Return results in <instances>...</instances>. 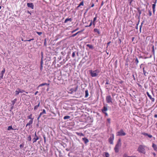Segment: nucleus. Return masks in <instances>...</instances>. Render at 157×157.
Masks as SVG:
<instances>
[{
	"label": "nucleus",
	"instance_id": "09e8293b",
	"mask_svg": "<svg viewBox=\"0 0 157 157\" xmlns=\"http://www.w3.org/2000/svg\"><path fill=\"white\" fill-rule=\"evenodd\" d=\"M40 64H41L40 65H43V60L42 59H41V61Z\"/></svg>",
	"mask_w": 157,
	"mask_h": 157
},
{
	"label": "nucleus",
	"instance_id": "423d86ee",
	"mask_svg": "<svg viewBox=\"0 0 157 157\" xmlns=\"http://www.w3.org/2000/svg\"><path fill=\"white\" fill-rule=\"evenodd\" d=\"M121 146L119 144H116V145L114 148V150L115 153H117L119 152V148Z\"/></svg>",
	"mask_w": 157,
	"mask_h": 157
},
{
	"label": "nucleus",
	"instance_id": "37998d69",
	"mask_svg": "<svg viewBox=\"0 0 157 157\" xmlns=\"http://www.w3.org/2000/svg\"><path fill=\"white\" fill-rule=\"evenodd\" d=\"M34 40V39L33 38L32 39H30V40H25L24 41H31V40Z\"/></svg>",
	"mask_w": 157,
	"mask_h": 157
},
{
	"label": "nucleus",
	"instance_id": "79ce46f5",
	"mask_svg": "<svg viewBox=\"0 0 157 157\" xmlns=\"http://www.w3.org/2000/svg\"><path fill=\"white\" fill-rule=\"evenodd\" d=\"M133 0H128L130 5H131V3L133 1Z\"/></svg>",
	"mask_w": 157,
	"mask_h": 157
},
{
	"label": "nucleus",
	"instance_id": "20e7f679",
	"mask_svg": "<svg viewBox=\"0 0 157 157\" xmlns=\"http://www.w3.org/2000/svg\"><path fill=\"white\" fill-rule=\"evenodd\" d=\"M116 134L117 136H124L126 134L122 129H121L120 131L117 132Z\"/></svg>",
	"mask_w": 157,
	"mask_h": 157
},
{
	"label": "nucleus",
	"instance_id": "dca6fc26",
	"mask_svg": "<svg viewBox=\"0 0 157 157\" xmlns=\"http://www.w3.org/2000/svg\"><path fill=\"white\" fill-rule=\"evenodd\" d=\"M49 85H50L49 83H43L40 84L39 85L38 87H39L42 86H43L44 85H47V86H49Z\"/></svg>",
	"mask_w": 157,
	"mask_h": 157
},
{
	"label": "nucleus",
	"instance_id": "cd10ccee",
	"mask_svg": "<svg viewBox=\"0 0 157 157\" xmlns=\"http://www.w3.org/2000/svg\"><path fill=\"white\" fill-rule=\"evenodd\" d=\"M70 118V116H65L64 117L63 119L64 120H65L66 119H69Z\"/></svg>",
	"mask_w": 157,
	"mask_h": 157
},
{
	"label": "nucleus",
	"instance_id": "3c124183",
	"mask_svg": "<svg viewBox=\"0 0 157 157\" xmlns=\"http://www.w3.org/2000/svg\"><path fill=\"white\" fill-rule=\"evenodd\" d=\"M152 154H153V155H154V157H155V156H156V154H155V152H153V153H152Z\"/></svg>",
	"mask_w": 157,
	"mask_h": 157
},
{
	"label": "nucleus",
	"instance_id": "f257e3e1",
	"mask_svg": "<svg viewBox=\"0 0 157 157\" xmlns=\"http://www.w3.org/2000/svg\"><path fill=\"white\" fill-rule=\"evenodd\" d=\"M89 72L91 76L92 77H95L98 75V74L100 72V71L98 69H97L94 71L90 70L89 71Z\"/></svg>",
	"mask_w": 157,
	"mask_h": 157
},
{
	"label": "nucleus",
	"instance_id": "2eb2a0df",
	"mask_svg": "<svg viewBox=\"0 0 157 157\" xmlns=\"http://www.w3.org/2000/svg\"><path fill=\"white\" fill-rule=\"evenodd\" d=\"M108 110L107 108L106 107L104 106L102 109L101 111L103 113H104Z\"/></svg>",
	"mask_w": 157,
	"mask_h": 157
},
{
	"label": "nucleus",
	"instance_id": "0eeeda50",
	"mask_svg": "<svg viewBox=\"0 0 157 157\" xmlns=\"http://www.w3.org/2000/svg\"><path fill=\"white\" fill-rule=\"evenodd\" d=\"M96 20H97V17H94V20H93V21L92 20H91L90 21V25H86L85 26L86 27H90V26H91L92 25V23H93V25H95V21Z\"/></svg>",
	"mask_w": 157,
	"mask_h": 157
},
{
	"label": "nucleus",
	"instance_id": "a19ab883",
	"mask_svg": "<svg viewBox=\"0 0 157 157\" xmlns=\"http://www.w3.org/2000/svg\"><path fill=\"white\" fill-rule=\"evenodd\" d=\"M106 83H105V84H109V81L108 79H106Z\"/></svg>",
	"mask_w": 157,
	"mask_h": 157
},
{
	"label": "nucleus",
	"instance_id": "9d476101",
	"mask_svg": "<svg viewBox=\"0 0 157 157\" xmlns=\"http://www.w3.org/2000/svg\"><path fill=\"white\" fill-rule=\"evenodd\" d=\"M27 6L28 7L31 8L32 9L34 8V5L32 3H27Z\"/></svg>",
	"mask_w": 157,
	"mask_h": 157
},
{
	"label": "nucleus",
	"instance_id": "de8ad7c7",
	"mask_svg": "<svg viewBox=\"0 0 157 157\" xmlns=\"http://www.w3.org/2000/svg\"><path fill=\"white\" fill-rule=\"evenodd\" d=\"M111 43V41H109L107 43V47H108V46L109 45V44H110Z\"/></svg>",
	"mask_w": 157,
	"mask_h": 157
},
{
	"label": "nucleus",
	"instance_id": "4d7b16f0",
	"mask_svg": "<svg viewBox=\"0 0 157 157\" xmlns=\"http://www.w3.org/2000/svg\"><path fill=\"white\" fill-rule=\"evenodd\" d=\"M38 93V91H36L34 94L35 95H36Z\"/></svg>",
	"mask_w": 157,
	"mask_h": 157
},
{
	"label": "nucleus",
	"instance_id": "ea45409f",
	"mask_svg": "<svg viewBox=\"0 0 157 157\" xmlns=\"http://www.w3.org/2000/svg\"><path fill=\"white\" fill-rule=\"evenodd\" d=\"M126 154H124L123 155V157H128Z\"/></svg>",
	"mask_w": 157,
	"mask_h": 157
},
{
	"label": "nucleus",
	"instance_id": "0e129e2a",
	"mask_svg": "<svg viewBox=\"0 0 157 157\" xmlns=\"http://www.w3.org/2000/svg\"><path fill=\"white\" fill-rule=\"evenodd\" d=\"M59 157H63V156L62 155H59Z\"/></svg>",
	"mask_w": 157,
	"mask_h": 157
},
{
	"label": "nucleus",
	"instance_id": "473e14b6",
	"mask_svg": "<svg viewBox=\"0 0 157 157\" xmlns=\"http://www.w3.org/2000/svg\"><path fill=\"white\" fill-rule=\"evenodd\" d=\"M43 137L44 140V143L45 144L46 142V138L45 135H44Z\"/></svg>",
	"mask_w": 157,
	"mask_h": 157
},
{
	"label": "nucleus",
	"instance_id": "69168bd1",
	"mask_svg": "<svg viewBox=\"0 0 157 157\" xmlns=\"http://www.w3.org/2000/svg\"><path fill=\"white\" fill-rule=\"evenodd\" d=\"M152 49H154V46H152Z\"/></svg>",
	"mask_w": 157,
	"mask_h": 157
},
{
	"label": "nucleus",
	"instance_id": "b1692460",
	"mask_svg": "<svg viewBox=\"0 0 157 157\" xmlns=\"http://www.w3.org/2000/svg\"><path fill=\"white\" fill-rule=\"evenodd\" d=\"M32 114H30L29 116L27 117L29 119H30V120H33V118L32 117Z\"/></svg>",
	"mask_w": 157,
	"mask_h": 157
},
{
	"label": "nucleus",
	"instance_id": "680f3d73",
	"mask_svg": "<svg viewBox=\"0 0 157 157\" xmlns=\"http://www.w3.org/2000/svg\"><path fill=\"white\" fill-rule=\"evenodd\" d=\"M73 57H74V56L75 55V53L74 52H73L72 54Z\"/></svg>",
	"mask_w": 157,
	"mask_h": 157
},
{
	"label": "nucleus",
	"instance_id": "13d9d810",
	"mask_svg": "<svg viewBox=\"0 0 157 157\" xmlns=\"http://www.w3.org/2000/svg\"><path fill=\"white\" fill-rule=\"evenodd\" d=\"M94 6V3H92L91 6V7H93Z\"/></svg>",
	"mask_w": 157,
	"mask_h": 157
},
{
	"label": "nucleus",
	"instance_id": "2f4dec72",
	"mask_svg": "<svg viewBox=\"0 0 157 157\" xmlns=\"http://www.w3.org/2000/svg\"><path fill=\"white\" fill-rule=\"evenodd\" d=\"M15 95H18L19 93H20L19 92V90H16L15 91Z\"/></svg>",
	"mask_w": 157,
	"mask_h": 157
},
{
	"label": "nucleus",
	"instance_id": "603ef678",
	"mask_svg": "<svg viewBox=\"0 0 157 157\" xmlns=\"http://www.w3.org/2000/svg\"><path fill=\"white\" fill-rule=\"evenodd\" d=\"M152 52L153 53V55H155V50L154 49H152Z\"/></svg>",
	"mask_w": 157,
	"mask_h": 157
},
{
	"label": "nucleus",
	"instance_id": "f8f14e48",
	"mask_svg": "<svg viewBox=\"0 0 157 157\" xmlns=\"http://www.w3.org/2000/svg\"><path fill=\"white\" fill-rule=\"evenodd\" d=\"M147 67L146 66L145 67H143V73H144V75L145 76H146L147 74H148V73H147L146 72V71L145 70V69H146V70H147Z\"/></svg>",
	"mask_w": 157,
	"mask_h": 157
},
{
	"label": "nucleus",
	"instance_id": "5701e85b",
	"mask_svg": "<svg viewBox=\"0 0 157 157\" xmlns=\"http://www.w3.org/2000/svg\"><path fill=\"white\" fill-rule=\"evenodd\" d=\"M72 21V19L71 18H67L64 21V23H66L68 21Z\"/></svg>",
	"mask_w": 157,
	"mask_h": 157
},
{
	"label": "nucleus",
	"instance_id": "8fccbe9b",
	"mask_svg": "<svg viewBox=\"0 0 157 157\" xmlns=\"http://www.w3.org/2000/svg\"><path fill=\"white\" fill-rule=\"evenodd\" d=\"M78 33V32H77L75 34H74L73 35H72V36H75Z\"/></svg>",
	"mask_w": 157,
	"mask_h": 157
},
{
	"label": "nucleus",
	"instance_id": "338daca9",
	"mask_svg": "<svg viewBox=\"0 0 157 157\" xmlns=\"http://www.w3.org/2000/svg\"><path fill=\"white\" fill-rule=\"evenodd\" d=\"M28 13H30V14H31V13H30V12H29V11H28Z\"/></svg>",
	"mask_w": 157,
	"mask_h": 157
},
{
	"label": "nucleus",
	"instance_id": "58836bf2",
	"mask_svg": "<svg viewBox=\"0 0 157 157\" xmlns=\"http://www.w3.org/2000/svg\"><path fill=\"white\" fill-rule=\"evenodd\" d=\"M148 12H149V16H151V15H152V13H151V11L150 10H149Z\"/></svg>",
	"mask_w": 157,
	"mask_h": 157
},
{
	"label": "nucleus",
	"instance_id": "774afa93",
	"mask_svg": "<svg viewBox=\"0 0 157 157\" xmlns=\"http://www.w3.org/2000/svg\"><path fill=\"white\" fill-rule=\"evenodd\" d=\"M156 126V128H157V123H156L155 124Z\"/></svg>",
	"mask_w": 157,
	"mask_h": 157
},
{
	"label": "nucleus",
	"instance_id": "e433bc0d",
	"mask_svg": "<svg viewBox=\"0 0 157 157\" xmlns=\"http://www.w3.org/2000/svg\"><path fill=\"white\" fill-rule=\"evenodd\" d=\"M135 62H136V65H137V64L139 63V60L137 58H136V60H135Z\"/></svg>",
	"mask_w": 157,
	"mask_h": 157
},
{
	"label": "nucleus",
	"instance_id": "4be33fe9",
	"mask_svg": "<svg viewBox=\"0 0 157 157\" xmlns=\"http://www.w3.org/2000/svg\"><path fill=\"white\" fill-rule=\"evenodd\" d=\"M104 157H109V154L107 152H105L104 153Z\"/></svg>",
	"mask_w": 157,
	"mask_h": 157
},
{
	"label": "nucleus",
	"instance_id": "bf43d9fd",
	"mask_svg": "<svg viewBox=\"0 0 157 157\" xmlns=\"http://www.w3.org/2000/svg\"><path fill=\"white\" fill-rule=\"evenodd\" d=\"M128 157H137L136 156H129Z\"/></svg>",
	"mask_w": 157,
	"mask_h": 157
},
{
	"label": "nucleus",
	"instance_id": "412c9836",
	"mask_svg": "<svg viewBox=\"0 0 157 157\" xmlns=\"http://www.w3.org/2000/svg\"><path fill=\"white\" fill-rule=\"evenodd\" d=\"M85 97L87 98L89 95L88 92L87 90H86L85 91Z\"/></svg>",
	"mask_w": 157,
	"mask_h": 157
},
{
	"label": "nucleus",
	"instance_id": "e2e57ef3",
	"mask_svg": "<svg viewBox=\"0 0 157 157\" xmlns=\"http://www.w3.org/2000/svg\"><path fill=\"white\" fill-rule=\"evenodd\" d=\"M134 39V37H133L132 38V41H133Z\"/></svg>",
	"mask_w": 157,
	"mask_h": 157
},
{
	"label": "nucleus",
	"instance_id": "aec40b11",
	"mask_svg": "<svg viewBox=\"0 0 157 157\" xmlns=\"http://www.w3.org/2000/svg\"><path fill=\"white\" fill-rule=\"evenodd\" d=\"M94 31L95 32L97 33L98 34H99L100 33L99 30L97 29H94Z\"/></svg>",
	"mask_w": 157,
	"mask_h": 157
},
{
	"label": "nucleus",
	"instance_id": "1a4fd4ad",
	"mask_svg": "<svg viewBox=\"0 0 157 157\" xmlns=\"http://www.w3.org/2000/svg\"><path fill=\"white\" fill-rule=\"evenodd\" d=\"M39 139V137L37 136L36 134V132L35 133L34 137L33 138V143H34L36 142L37 140Z\"/></svg>",
	"mask_w": 157,
	"mask_h": 157
},
{
	"label": "nucleus",
	"instance_id": "c85d7f7f",
	"mask_svg": "<svg viewBox=\"0 0 157 157\" xmlns=\"http://www.w3.org/2000/svg\"><path fill=\"white\" fill-rule=\"evenodd\" d=\"M17 90H19V93H22L23 92H25V91L24 90H21L19 88L17 89Z\"/></svg>",
	"mask_w": 157,
	"mask_h": 157
},
{
	"label": "nucleus",
	"instance_id": "49530a36",
	"mask_svg": "<svg viewBox=\"0 0 157 157\" xmlns=\"http://www.w3.org/2000/svg\"><path fill=\"white\" fill-rule=\"evenodd\" d=\"M43 65H40V70L42 71V69H43Z\"/></svg>",
	"mask_w": 157,
	"mask_h": 157
},
{
	"label": "nucleus",
	"instance_id": "f03ea898",
	"mask_svg": "<svg viewBox=\"0 0 157 157\" xmlns=\"http://www.w3.org/2000/svg\"><path fill=\"white\" fill-rule=\"evenodd\" d=\"M145 146L140 145L138 148L137 151L140 153H142L144 154L146 153L145 149Z\"/></svg>",
	"mask_w": 157,
	"mask_h": 157
},
{
	"label": "nucleus",
	"instance_id": "72a5a7b5",
	"mask_svg": "<svg viewBox=\"0 0 157 157\" xmlns=\"http://www.w3.org/2000/svg\"><path fill=\"white\" fill-rule=\"evenodd\" d=\"M16 101H17V99H15L13 100L12 101V104H13V105H14V103H15V102Z\"/></svg>",
	"mask_w": 157,
	"mask_h": 157
},
{
	"label": "nucleus",
	"instance_id": "a211bd4d",
	"mask_svg": "<svg viewBox=\"0 0 157 157\" xmlns=\"http://www.w3.org/2000/svg\"><path fill=\"white\" fill-rule=\"evenodd\" d=\"M83 141L84 142V143L85 144H87L89 142V140L88 139L86 138H82Z\"/></svg>",
	"mask_w": 157,
	"mask_h": 157
},
{
	"label": "nucleus",
	"instance_id": "5fc2aeb1",
	"mask_svg": "<svg viewBox=\"0 0 157 157\" xmlns=\"http://www.w3.org/2000/svg\"><path fill=\"white\" fill-rule=\"evenodd\" d=\"M138 24H139V22L136 25H137L136 27V29H138Z\"/></svg>",
	"mask_w": 157,
	"mask_h": 157
},
{
	"label": "nucleus",
	"instance_id": "f704fd0d",
	"mask_svg": "<svg viewBox=\"0 0 157 157\" xmlns=\"http://www.w3.org/2000/svg\"><path fill=\"white\" fill-rule=\"evenodd\" d=\"M87 46L88 47L90 48H93V46L91 45L87 44Z\"/></svg>",
	"mask_w": 157,
	"mask_h": 157
},
{
	"label": "nucleus",
	"instance_id": "4468645a",
	"mask_svg": "<svg viewBox=\"0 0 157 157\" xmlns=\"http://www.w3.org/2000/svg\"><path fill=\"white\" fill-rule=\"evenodd\" d=\"M152 147L154 150L156 151H157V145L154 143H153Z\"/></svg>",
	"mask_w": 157,
	"mask_h": 157
},
{
	"label": "nucleus",
	"instance_id": "a878e982",
	"mask_svg": "<svg viewBox=\"0 0 157 157\" xmlns=\"http://www.w3.org/2000/svg\"><path fill=\"white\" fill-rule=\"evenodd\" d=\"M148 97L150 99L151 101H152V102L154 101L155 98H152L150 95Z\"/></svg>",
	"mask_w": 157,
	"mask_h": 157
},
{
	"label": "nucleus",
	"instance_id": "7c9ffc66",
	"mask_svg": "<svg viewBox=\"0 0 157 157\" xmlns=\"http://www.w3.org/2000/svg\"><path fill=\"white\" fill-rule=\"evenodd\" d=\"M31 139H32V138H31V136L29 135L28 137L27 140H28L30 141L31 140Z\"/></svg>",
	"mask_w": 157,
	"mask_h": 157
},
{
	"label": "nucleus",
	"instance_id": "9b49d317",
	"mask_svg": "<svg viewBox=\"0 0 157 157\" xmlns=\"http://www.w3.org/2000/svg\"><path fill=\"white\" fill-rule=\"evenodd\" d=\"M44 114H46V112L45 110L44 109H43V111L42 112L40 113V114L39 116L37 118V120H38L40 117H41V116Z\"/></svg>",
	"mask_w": 157,
	"mask_h": 157
},
{
	"label": "nucleus",
	"instance_id": "bb28decb",
	"mask_svg": "<svg viewBox=\"0 0 157 157\" xmlns=\"http://www.w3.org/2000/svg\"><path fill=\"white\" fill-rule=\"evenodd\" d=\"M117 144H119L121 146V139H119L117 142Z\"/></svg>",
	"mask_w": 157,
	"mask_h": 157
},
{
	"label": "nucleus",
	"instance_id": "ddd939ff",
	"mask_svg": "<svg viewBox=\"0 0 157 157\" xmlns=\"http://www.w3.org/2000/svg\"><path fill=\"white\" fill-rule=\"evenodd\" d=\"M141 134L144 135V136H147L150 138H151L152 137V135L150 134H148L145 132H142V133Z\"/></svg>",
	"mask_w": 157,
	"mask_h": 157
},
{
	"label": "nucleus",
	"instance_id": "f3484780",
	"mask_svg": "<svg viewBox=\"0 0 157 157\" xmlns=\"http://www.w3.org/2000/svg\"><path fill=\"white\" fill-rule=\"evenodd\" d=\"M5 69L4 68L3 70H2L1 71V78L2 79L3 78V74H4V73L5 72Z\"/></svg>",
	"mask_w": 157,
	"mask_h": 157
},
{
	"label": "nucleus",
	"instance_id": "6ab92c4d",
	"mask_svg": "<svg viewBox=\"0 0 157 157\" xmlns=\"http://www.w3.org/2000/svg\"><path fill=\"white\" fill-rule=\"evenodd\" d=\"M33 120H30L29 122L27 123L26 125V127H27L28 126H29L30 125L32 124L33 123Z\"/></svg>",
	"mask_w": 157,
	"mask_h": 157
},
{
	"label": "nucleus",
	"instance_id": "7ed1b4c3",
	"mask_svg": "<svg viewBox=\"0 0 157 157\" xmlns=\"http://www.w3.org/2000/svg\"><path fill=\"white\" fill-rule=\"evenodd\" d=\"M106 101L107 103H113L112 100L113 99L111 98V96L110 95L107 96L106 97Z\"/></svg>",
	"mask_w": 157,
	"mask_h": 157
},
{
	"label": "nucleus",
	"instance_id": "393cba45",
	"mask_svg": "<svg viewBox=\"0 0 157 157\" xmlns=\"http://www.w3.org/2000/svg\"><path fill=\"white\" fill-rule=\"evenodd\" d=\"M40 105V102H39L37 105L35 106L34 107V110H35L37 109L39 107Z\"/></svg>",
	"mask_w": 157,
	"mask_h": 157
},
{
	"label": "nucleus",
	"instance_id": "39448f33",
	"mask_svg": "<svg viewBox=\"0 0 157 157\" xmlns=\"http://www.w3.org/2000/svg\"><path fill=\"white\" fill-rule=\"evenodd\" d=\"M114 139V135L112 134H111V136L109 139V142L111 144H113V140Z\"/></svg>",
	"mask_w": 157,
	"mask_h": 157
},
{
	"label": "nucleus",
	"instance_id": "6e6d98bb",
	"mask_svg": "<svg viewBox=\"0 0 157 157\" xmlns=\"http://www.w3.org/2000/svg\"><path fill=\"white\" fill-rule=\"evenodd\" d=\"M147 94L148 96L150 95V94H149V93L148 92H147Z\"/></svg>",
	"mask_w": 157,
	"mask_h": 157
},
{
	"label": "nucleus",
	"instance_id": "6e6552de",
	"mask_svg": "<svg viewBox=\"0 0 157 157\" xmlns=\"http://www.w3.org/2000/svg\"><path fill=\"white\" fill-rule=\"evenodd\" d=\"M157 0H155L154 1H153V2L154 3V4L152 5V8L153 9V13H154L155 11V7L156 6V3L157 2Z\"/></svg>",
	"mask_w": 157,
	"mask_h": 157
},
{
	"label": "nucleus",
	"instance_id": "a18cd8bd",
	"mask_svg": "<svg viewBox=\"0 0 157 157\" xmlns=\"http://www.w3.org/2000/svg\"><path fill=\"white\" fill-rule=\"evenodd\" d=\"M24 145L23 144H21L20 145V148H21L22 147H24Z\"/></svg>",
	"mask_w": 157,
	"mask_h": 157
},
{
	"label": "nucleus",
	"instance_id": "c9c22d12",
	"mask_svg": "<svg viewBox=\"0 0 157 157\" xmlns=\"http://www.w3.org/2000/svg\"><path fill=\"white\" fill-rule=\"evenodd\" d=\"M36 33L39 36L41 35L42 34V33L41 32H36Z\"/></svg>",
	"mask_w": 157,
	"mask_h": 157
},
{
	"label": "nucleus",
	"instance_id": "864d4df0",
	"mask_svg": "<svg viewBox=\"0 0 157 157\" xmlns=\"http://www.w3.org/2000/svg\"><path fill=\"white\" fill-rule=\"evenodd\" d=\"M104 113L105 114V115L106 116H108V113L106 112H105Z\"/></svg>",
	"mask_w": 157,
	"mask_h": 157
},
{
	"label": "nucleus",
	"instance_id": "052dcab7",
	"mask_svg": "<svg viewBox=\"0 0 157 157\" xmlns=\"http://www.w3.org/2000/svg\"><path fill=\"white\" fill-rule=\"evenodd\" d=\"M154 117L155 118H157V114H155V115L154 116Z\"/></svg>",
	"mask_w": 157,
	"mask_h": 157
},
{
	"label": "nucleus",
	"instance_id": "4c0bfd02",
	"mask_svg": "<svg viewBox=\"0 0 157 157\" xmlns=\"http://www.w3.org/2000/svg\"><path fill=\"white\" fill-rule=\"evenodd\" d=\"M83 2H82L80 4H79V7L81 6H83Z\"/></svg>",
	"mask_w": 157,
	"mask_h": 157
},
{
	"label": "nucleus",
	"instance_id": "c03bdc74",
	"mask_svg": "<svg viewBox=\"0 0 157 157\" xmlns=\"http://www.w3.org/2000/svg\"><path fill=\"white\" fill-rule=\"evenodd\" d=\"M107 121L109 122V124L110 122V118H108L107 119Z\"/></svg>",
	"mask_w": 157,
	"mask_h": 157
},
{
	"label": "nucleus",
	"instance_id": "c756f323",
	"mask_svg": "<svg viewBox=\"0 0 157 157\" xmlns=\"http://www.w3.org/2000/svg\"><path fill=\"white\" fill-rule=\"evenodd\" d=\"M11 129H12V130L13 129V128H12V126H8V127L7 130H10Z\"/></svg>",
	"mask_w": 157,
	"mask_h": 157
}]
</instances>
